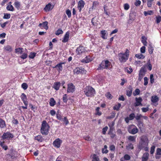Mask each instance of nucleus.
<instances>
[{
  "mask_svg": "<svg viewBox=\"0 0 161 161\" xmlns=\"http://www.w3.org/2000/svg\"><path fill=\"white\" fill-rule=\"evenodd\" d=\"M140 140L138 145V148L140 149H144L145 151H148L149 140L147 137L146 135H143L140 137Z\"/></svg>",
  "mask_w": 161,
  "mask_h": 161,
  "instance_id": "f257e3e1",
  "label": "nucleus"
},
{
  "mask_svg": "<svg viewBox=\"0 0 161 161\" xmlns=\"http://www.w3.org/2000/svg\"><path fill=\"white\" fill-rule=\"evenodd\" d=\"M129 51L126 49L125 53H120L118 54L119 60L121 63L125 62L128 59L129 57Z\"/></svg>",
  "mask_w": 161,
  "mask_h": 161,
  "instance_id": "f03ea898",
  "label": "nucleus"
},
{
  "mask_svg": "<svg viewBox=\"0 0 161 161\" xmlns=\"http://www.w3.org/2000/svg\"><path fill=\"white\" fill-rule=\"evenodd\" d=\"M50 126L46 121L43 120L42 123L41 132L43 135H47L49 133Z\"/></svg>",
  "mask_w": 161,
  "mask_h": 161,
  "instance_id": "7ed1b4c3",
  "label": "nucleus"
},
{
  "mask_svg": "<svg viewBox=\"0 0 161 161\" xmlns=\"http://www.w3.org/2000/svg\"><path fill=\"white\" fill-rule=\"evenodd\" d=\"M84 92L87 97H92L95 94V89L90 86H87L83 89Z\"/></svg>",
  "mask_w": 161,
  "mask_h": 161,
  "instance_id": "20e7f679",
  "label": "nucleus"
},
{
  "mask_svg": "<svg viewBox=\"0 0 161 161\" xmlns=\"http://www.w3.org/2000/svg\"><path fill=\"white\" fill-rule=\"evenodd\" d=\"M111 65V63L108 60L103 61L98 68V69H108Z\"/></svg>",
  "mask_w": 161,
  "mask_h": 161,
  "instance_id": "39448f33",
  "label": "nucleus"
},
{
  "mask_svg": "<svg viewBox=\"0 0 161 161\" xmlns=\"http://www.w3.org/2000/svg\"><path fill=\"white\" fill-rule=\"evenodd\" d=\"M128 130L130 134L134 135L138 132V129L134 125H131L128 127Z\"/></svg>",
  "mask_w": 161,
  "mask_h": 161,
  "instance_id": "423d86ee",
  "label": "nucleus"
},
{
  "mask_svg": "<svg viewBox=\"0 0 161 161\" xmlns=\"http://www.w3.org/2000/svg\"><path fill=\"white\" fill-rule=\"evenodd\" d=\"M13 135L9 132L4 133L2 136V138L3 140L5 139L8 140L10 138H13Z\"/></svg>",
  "mask_w": 161,
  "mask_h": 161,
  "instance_id": "0eeeda50",
  "label": "nucleus"
},
{
  "mask_svg": "<svg viewBox=\"0 0 161 161\" xmlns=\"http://www.w3.org/2000/svg\"><path fill=\"white\" fill-rule=\"evenodd\" d=\"M75 86L72 83H70L68 84L67 90V92L73 93L75 91Z\"/></svg>",
  "mask_w": 161,
  "mask_h": 161,
  "instance_id": "6e6552de",
  "label": "nucleus"
},
{
  "mask_svg": "<svg viewBox=\"0 0 161 161\" xmlns=\"http://www.w3.org/2000/svg\"><path fill=\"white\" fill-rule=\"evenodd\" d=\"M62 143V141L59 138H57L53 142V144L55 147L59 148L60 147Z\"/></svg>",
  "mask_w": 161,
  "mask_h": 161,
  "instance_id": "1a4fd4ad",
  "label": "nucleus"
},
{
  "mask_svg": "<svg viewBox=\"0 0 161 161\" xmlns=\"http://www.w3.org/2000/svg\"><path fill=\"white\" fill-rule=\"evenodd\" d=\"M64 62H60L57 64L55 66L53 67V68H55L59 72L62 71L63 67L62 66L63 64H64Z\"/></svg>",
  "mask_w": 161,
  "mask_h": 161,
  "instance_id": "9d476101",
  "label": "nucleus"
},
{
  "mask_svg": "<svg viewBox=\"0 0 161 161\" xmlns=\"http://www.w3.org/2000/svg\"><path fill=\"white\" fill-rule=\"evenodd\" d=\"M86 51L85 48L82 46H79L76 49V53L77 54H80L85 52Z\"/></svg>",
  "mask_w": 161,
  "mask_h": 161,
  "instance_id": "9b49d317",
  "label": "nucleus"
},
{
  "mask_svg": "<svg viewBox=\"0 0 161 161\" xmlns=\"http://www.w3.org/2000/svg\"><path fill=\"white\" fill-rule=\"evenodd\" d=\"M85 70L84 69L80 68L77 67L74 70V74H82L84 73Z\"/></svg>",
  "mask_w": 161,
  "mask_h": 161,
  "instance_id": "f8f14e48",
  "label": "nucleus"
},
{
  "mask_svg": "<svg viewBox=\"0 0 161 161\" xmlns=\"http://www.w3.org/2000/svg\"><path fill=\"white\" fill-rule=\"evenodd\" d=\"M135 99L136 102L134 104L135 106L136 107L140 105H142V99L141 97H136Z\"/></svg>",
  "mask_w": 161,
  "mask_h": 161,
  "instance_id": "ddd939ff",
  "label": "nucleus"
},
{
  "mask_svg": "<svg viewBox=\"0 0 161 161\" xmlns=\"http://www.w3.org/2000/svg\"><path fill=\"white\" fill-rule=\"evenodd\" d=\"M135 117V114L134 113L131 114L129 116V117H126L125 119V122L128 123L129 120H133Z\"/></svg>",
  "mask_w": 161,
  "mask_h": 161,
  "instance_id": "4468645a",
  "label": "nucleus"
},
{
  "mask_svg": "<svg viewBox=\"0 0 161 161\" xmlns=\"http://www.w3.org/2000/svg\"><path fill=\"white\" fill-rule=\"evenodd\" d=\"M48 22L47 21L43 22L42 23H40L39 25V26L42 29H44L46 30H47L48 29V27L47 25Z\"/></svg>",
  "mask_w": 161,
  "mask_h": 161,
  "instance_id": "2eb2a0df",
  "label": "nucleus"
},
{
  "mask_svg": "<svg viewBox=\"0 0 161 161\" xmlns=\"http://www.w3.org/2000/svg\"><path fill=\"white\" fill-rule=\"evenodd\" d=\"M84 2L82 0H81L78 2V8L80 12H81V10L82 8L84 7Z\"/></svg>",
  "mask_w": 161,
  "mask_h": 161,
  "instance_id": "dca6fc26",
  "label": "nucleus"
},
{
  "mask_svg": "<svg viewBox=\"0 0 161 161\" xmlns=\"http://www.w3.org/2000/svg\"><path fill=\"white\" fill-rule=\"evenodd\" d=\"M20 97L22 101L25 105H26L27 103H28L27 98L26 95L24 93H22Z\"/></svg>",
  "mask_w": 161,
  "mask_h": 161,
  "instance_id": "f3484780",
  "label": "nucleus"
},
{
  "mask_svg": "<svg viewBox=\"0 0 161 161\" xmlns=\"http://www.w3.org/2000/svg\"><path fill=\"white\" fill-rule=\"evenodd\" d=\"M69 33L68 31L66 32L62 41L63 42H66L68 41L69 38Z\"/></svg>",
  "mask_w": 161,
  "mask_h": 161,
  "instance_id": "a211bd4d",
  "label": "nucleus"
},
{
  "mask_svg": "<svg viewBox=\"0 0 161 161\" xmlns=\"http://www.w3.org/2000/svg\"><path fill=\"white\" fill-rule=\"evenodd\" d=\"M53 8L51 3H49L47 4L44 8V9L46 12L49 11L51 10Z\"/></svg>",
  "mask_w": 161,
  "mask_h": 161,
  "instance_id": "6ab92c4d",
  "label": "nucleus"
},
{
  "mask_svg": "<svg viewBox=\"0 0 161 161\" xmlns=\"http://www.w3.org/2000/svg\"><path fill=\"white\" fill-rule=\"evenodd\" d=\"M4 50L7 52L10 53L13 50L12 47L10 45H7L5 46L3 48Z\"/></svg>",
  "mask_w": 161,
  "mask_h": 161,
  "instance_id": "aec40b11",
  "label": "nucleus"
},
{
  "mask_svg": "<svg viewBox=\"0 0 161 161\" xmlns=\"http://www.w3.org/2000/svg\"><path fill=\"white\" fill-rule=\"evenodd\" d=\"M101 37L103 39H105L107 38V32L105 30L101 31L100 32Z\"/></svg>",
  "mask_w": 161,
  "mask_h": 161,
  "instance_id": "412c9836",
  "label": "nucleus"
},
{
  "mask_svg": "<svg viewBox=\"0 0 161 161\" xmlns=\"http://www.w3.org/2000/svg\"><path fill=\"white\" fill-rule=\"evenodd\" d=\"M133 88L131 86H129L128 87V90L126 91V95L130 97L132 94Z\"/></svg>",
  "mask_w": 161,
  "mask_h": 161,
  "instance_id": "4be33fe9",
  "label": "nucleus"
},
{
  "mask_svg": "<svg viewBox=\"0 0 161 161\" xmlns=\"http://www.w3.org/2000/svg\"><path fill=\"white\" fill-rule=\"evenodd\" d=\"M35 140L39 142H42L44 139L41 135H38L35 137Z\"/></svg>",
  "mask_w": 161,
  "mask_h": 161,
  "instance_id": "5701e85b",
  "label": "nucleus"
},
{
  "mask_svg": "<svg viewBox=\"0 0 161 161\" xmlns=\"http://www.w3.org/2000/svg\"><path fill=\"white\" fill-rule=\"evenodd\" d=\"M60 84H61L60 82H54L53 87L56 90H58L59 89Z\"/></svg>",
  "mask_w": 161,
  "mask_h": 161,
  "instance_id": "b1692460",
  "label": "nucleus"
},
{
  "mask_svg": "<svg viewBox=\"0 0 161 161\" xmlns=\"http://www.w3.org/2000/svg\"><path fill=\"white\" fill-rule=\"evenodd\" d=\"M146 70L145 67H142L139 71V75L144 76L145 75Z\"/></svg>",
  "mask_w": 161,
  "mask_h": 161,
  "instance_id": "393cba45",
  "label": "nucleus"
},
{
  "mask_svg": "<svg viewBox=\"0 0 161 161\" xmlns=\"http://www.w3.org/2000/svg\"><path fill=\"white\" fill-rule=\"evenodd\" d=\"M149 154L146 153L143 154L142 157V161H147L148 158Z\"/></svg>",
  "mask_w": 161,
  "mask_h": 161,
  "instance_id": "a878e982",
  "label": "nucleus"
},
{
  "mask_svg": "<svg viewBox=\"0 0 161 161\" xmlns=\"http://www.w3.org/2000/svg\"><path fill=\"white\" fill-rule=\"evenodd\" d=\"M159 100V98L157 96H153L151 98V101L153 103H155Z\"/></svg>",
  "mask_w": 161,
  "mask_h": 161,
  "instance_id": "bb28decb",
  "label": "nucleus"
},
{
  "mask_svg": "<svg viewBox=\"0 0 161 161\" xmlns=\"http://www.w3.org/2000/svg\"><path fill=\"white\" fill-rule=\"evenodd\" d=\"M135 14L133 13H130L129 14V21L130 22V20L133 21L135 19Z\"/></svg>",
  "mask_w": 161,
  "mask_h": 161,
  "instance_id": "cd10ccee",
  "label": "nucleus"
},
{
  "mask_svg": "<svg viewBox=\"0 0 161 161\" xmlns=\"http://www.w3.org/2000/svg\"><path fill=\"white\" fill-rule=\"evenodd\" d=\"M6 127V125L5 121L0 118V127L1 128H4Z\"/></svg>",
  "mask_w": 161,
  "mask_h": 161,
  "instance_id": "c85d7f7f",
  "label": "nucleus"
},
{
  "mask_svg": "<svg viewBox=\"0 0 161 161\" xmlns=\"http://www.w3.org/2000/svg\"><path fill=\"white\" fill-rule=\"evenodd\" d=\"M56 102L53 98H51L50 100L49 105L53 107L55 104Z\"/></svg>",
  "mask_w": 161,
  "mask_h": 161,
  "instance_id": "c756f323",
  "label": "nucleus"
},
{
  "mask_svg": "<svg viewBox=\"0 0 161 161\" xmlns=\"http://www.w3.org/2000/svg\"><path fill=\"white\" fill-rule=\"evenodd\" d=\"M23 48H18L15 49V52L18 54H22L23 53Z\"/></svg>",
  "mask_w": 161,
  "mask_h": 161,
  "instance_id": "7c9ffc66",
  "label": "nucleus"
},
{
  "mask_svg": "<svg viewBox=\"0 0 161 161\" xmlns=\"http://www.w3.org/2000/svg\"><path fill=\"white\" fill-rule=\"evenodd\" d=\"M135 56L137 58L139 59H144L145 57L141 53L136 54L135 55Z\"/></svg>",
  "mask_w": 161,
  "mask_h": 161,
  "instance_id": "2f4dec72",
  "label": "nucleus"
},
{
  "mask_svg": "<svg viewBox=\"0 0 161 161\" xmlns=\"http://www.w3.org/2000/svg\"><path fill=\"white\" fill-rule=\"evenodd\" d=\"M22 54L20 56V57L23 59H26L28 57L27 52H25L22 53Z\"/></svg>",
  "mask_w": 161,
  "mask_h": 161,
  "instance_id": "473e14b6",
  "label": "nucleus"
},
{
  "mask_svg": "<svg viewBox=\"0 0 161 161\" xmlns=\"http://www.w3.org/2000/svg\"><path fill=\"white\" fill-rule=\"evenodd\" d=\"M6 9L8 10L13 11L14 10V8L11 5H8L7 6Z\"/></svg>",
  "mask_w": 161,
  "mask_h": 161,
  "instance_id": "72a5a7b5",
  "label": "nucleus"
},
{
  "mask_svg": "<svg viewBox=\"0 0 161 161\" xmlns=\"http://www.w3.org/2000/svg\"><path fill=\"white\" fill-rule=\"evenodd\" d=\"M99 159L98 156L97 155L94 154L92 157V161H99Z\"/></svg>",
  "mask_w": 161,
  "mask_h": 161,
  "instance_id": "f704fd0d",
  "label": "nucleus"
},
{
  "mask_svg": "<svg viewBox=\"0 0 161 161\" xmlns=\"http://www.w3.org/2000/svg\"><path fill=\"white\" fill-rule=\"evenodd\" d=\"M136 137V136H128V139L131 141H132L133 142H135Z\"/></svg>",
  "mask_w": 161,
  "mask_h": 161,
  "instance_id": "c9c22d12",
  "label": "nucleus"
},
{
  "mask_svg": "<svg viewBox=\"0 0 161 161\" xmlns=\"http://www.w3.org/2000/svg\"><path fill=\"white\" fill-rule=\"evenodd\" d=\"M121 104L118 103V104L115 105L113 107L114 110L118 111L121 107Z\"/></svg>",
  "mask_w": 161,
  "mask_h": 161,
  "instance_id": "e433bc0d",
  "label": "nucleus"
},
{
  "mask_svg": "<svg viewBox=\"0 0 161 161\" xmlns=\"http://www.w3.org/2000/svg\"><path fill=\"white\" fill-rule=\"evenodd\" d=\"M107 146L106 145H105L104 146V147L102 149V152L103 153H107L108 152V150L107 149Z\"/></svg>",
  "mask_w": 161,
  "mask_h": 161,
  "instance_id": "4c0bfd02",
  "label": "nucleus"
},
{
  "mask_svg": "<svg viewBox=\"0 0 161 161\" xmlns=\"http://www.w3.org/2000/svg\"><path fill=\"white\" fill-rule=\"evenodd\" d=\"M141 41L144 46L147 45V42L146 41V38L145 36H143L142 37V40Z\"/></svg>",
  "mask_w": 161,
  "mask_h": 161,
  "instance_id": "58836bf2",
  "label": "nucleus"
},
{
  "mask_svg": "<svg viewBox=\"0 0 161 161\" xmlns=\"http://www.w3.org/2000/svg\"><path fill=\"white\" fill-rule=\"evenodd\" d=\"M126 149L127 150L132 149H133V144L131 143H130L126 146Z\"/></svg>",
  "mask_w": 161,
  "mask_h": 161,
  "instance_id": "ea45409f",
  "label": "nucleus"
},
{
  "mask_svg": "<svg viewBox=\"0 0 161 161\" xmlns=\"http://www.w3.org/2000/svg\"><path fill=\"white\" fill-rule=\"evenodd\" d=\"M153 47L151 45H149L148 47V51L149 53L150 54H152L153 53Z\"/></svg>",
  "mask_w": 161,
  "mask_h": 161,
  "instance_id": "a19ab883",
  "label": "nucleus"
},
{
  "mask_svg": "<svg viewBox=\"0 0 161 161\" xmlns=\"http://www.w3.org/2000/svg\"><path fill=\"white\" fill-rule=\"evenodd\" d=\"M147 67L148 69L150 70L151 71L152 69V65L150 63V60L148 61L147 63Z\"/></svg>",
  "mask_w": 161,
  "mask_h": 161,
  "instance_id": "79ce46f5",
  "label": "nucleus"
},
{
  "mask_svg": "<svg viewBox=\"0 0 161 161\" xmlns=\"http://www.w3.org/2000/svg\"><path fill=\"white\" fill-rule=\"evenodd\" d=\"M63 31L61 29H58L55 33V34L56 35H59L60 34H63Z\"/></svg>",
  "mask_w": 161,
  "mask_h": 161,
  "instance_id": "37998d69",
  "label": "nucleus"
},
{
  "mask_svg": "<svg viewBox=\"0 0 161 161\" xmlns=\"http://www.w3.org/2000/svg\"><path fill=\"white\" fill-rule=\"evenodd\" d=\"M36 53H35L31 52L29 55V57L31 59H33L35 57Z\"/></svg>",
  "mask_w": 161,
  "mask_h": 161,
  "instance_id": "c03bdc74",
  "label": "nucleus"
},
{
  "mask_svg": "<svg viewBox=\"0 0 161 161\" xmlns=\"http://www.w3.org/2000/svg\"><path fill=\"white\" fill-rule=\"evenodd\" d=\"M105 96L108 98L109 99H111L113 97L112 96L109 92H108L107 93L105 94Z\"/></svg>",
  "mask_w": 161,
  "mask_h": 161,
  "instance_id": "a18cd8bd",
  "label": "nucleus"
},
{
  "mask_svg": "<svg viewBox=\"0 0 161 161\" xmlns=\"http://www.w3.org/2000/svg\"><path fill=\"white\" fill-rule=\"evenodd\" d=\"M100 108L99 107H97L96 109V114L99 116H100L102 114V113L99 111Z\"/></svg>",
  "mask_w": 161,
  "mask_h": 161,
  "instance_id": "49530a36",
  "label": "nucleus"
},
{
  "mask_svg": "<svg viewBox=\"0 0 161 161\" xmlns=\"http://www.w3.org/2000/svg\"><path fill=\"white\" fill-rule=\"evenodd\" d=\"M62 120L64 123H65L66 125H67L69 123V121L66 117H65L64 119H63Z\"/></svg>",
  "mask_w": 161,
  "mask_h": 161,
  "instance_id": "de8ad7c7",
  "label": "nucleus"
},
{
  "mask_svg": "<svg viewBox=\"0 0 161 161\" xmlns=\"http://www.w3.org/2000/svg\"><path fill=\"white\" fill-rule=\"evenodd\" d=\"M149 106H148L146 108H141L143 112H146L148 111L149 110V108L148 107Z\"/></svg>",
  "mask_w": 161,
  "mask_h": 161,
  "instance_id": "09e8293b",
  "label": "nucleus"
},
{
  "mask_svg": "<svg viewBox=\"0 0 161 161\" xmlns=\"http://www.w3.org/2000/svg\"><path fill=\"white\" fill-rule=\"evenodd\" d=\"M140 90L138 89H136L135 92L133 93V94L134 96H136V95H139L140 93Z\"/></svg>",
  "mask_w": 161,
  "mask_h": 161,
  "instance_id": "8fccbe9b",
  "label": "nucleus"
},
{
  "mask_svg": "<svg viewBox=\"0 0 161 161\" xmlns=\"http://www.w3.org/2000/svg\"><path fill=\"white\" fill-rule=\"evenodd\" d=\"M143 116L141 114H137L136 116H135V118L137 120H139L141 118H142Z\"/></svg>",
  "mask_w": 161,
  "mask_h": 161,
  "instance_id": "3c124183",
  "label": "nucleus"
},
{
  "mask_svg": "<svg viewBox=\"0 0 161 161\" xmlns=\"http://www.w3.org/2000/svg\"><path fill=\"white\" fill-rule=\"evenodd\" d=\"M10 14L6 13L4 14V16L3 18L4 19H9L10 17Z\"/></svg>",
  "mask_w": 161,
  "mask_h": 161,
  "instance_id": "603ef678",
  "label": "nucleus"
},
{
  "mask_svg": "<svg viewBox=\"0 0 161 161\" xmlns=\"http://www.w3.org/2000/svg\"><path fill=\"white\" fill-rule=\"evenodd\" d=\"M14 5L17 8H19L20 6V3L18 1H15L14 3Z\"/></svg>",
  "mask_w": 161,
  "mask_h": 161,
  "instance_id": "864d4df0",
  "label": "nucleus"
},
{
  "mask_svg": "<svg viewBox=\"0 0 161 161\" xmlns=\"http://www.w3.org/2000/svg\"><path fill=\"white\" fill-rule=\"evenodd\" d=\"M21 87L24 90L28 88V85L26 83H23L21 85Z\"/></svg>",
  "mask_w": 161,
  "mask_h": 161,
  "instance_id": "5fc2aeb1",
  "label": "nucleus"
},
{
  "mask_svg": "<svg viewBox=\"0 0 161 161\" xmlns=\"http://www.w3.org/2000/svg\"><path fill=\"white\" fill-rule=\"evenodd\" d=\"M108 129V126H106L102 129V133L103 135L106 134V132Z\"/></svg>",
  "mask_w": 161,
  "mask_h": 161,
  "instance_id": "6e6d98bb",
  "label": "nucleus"
},
{
  "mask_svg": "<svg viewBox=\"0 0 161 161\" xmlns=\"http://www.w3.org/2000/svg\"><path fill=\"white\" fill-rule=\"evenodd\" d=\"M63 101L64 103L67 102V100H68L67 95V94H65L64 95L63 98Z\"/></svg>",
  "mask_w": 161,
  "mask_h": 161,
  "instance_id": "4d7b16f0",
  "label": "nucleus"
},
{
  "mask_svg": "<svg viewBox=\"0 0 161 161\" xmlns=\"http://www.w3.org/2000/svg\"><path fill=\"white\" fill-rule=\"evenodd\" d=\"M124 8L125 10H128L130 8V6L128 3H126L124 4Z\"/></svg>",
  "mask_w": 161,
  "mask_h": 161,
  "instance_id": "13d9d810",
  "label": "nucleus"
},
{
  "mask_svg": "<svg viewBox=\"0 0 161 161\" xmlns=\"http://www.w3.org/2000/svg\"><path fill=\"white\" fill-rule=\"evenodd\" d=\"M146 51V47L145 46H142L140 48V52L141 53H144Z\"/></svg>",
  "mask_w": 161,
  "mask_h": 161,
  "instance_id": "bf43d9fd",
  "label": "nucleus"
},
{
  "mask_svg": "<svg viewBox=\"0 0 161 161\" xmlns=\"http://www.w3.org/2000/svg\"><path fill=\"white\" fill-rule=\"evenodd\" d=\"M144 86H147L148 83V78L147 77H145L144 78Z\"/></svg>",
  "mask_w": 161,
  "mask_h": 161,
  "instance_id": "052dcab7",
  "label": "nucleus"
},
{
  "mask_svg": "<svg viewBox=\"0 0 161 161\" xmlns=\"http://www.w3.org/2000/svg\"><path fill=\"white\" fill-rule=\"evenodd\" d=\"M156 22L157 23H159L161 21V17L160 16H158L156 17Z\"/></svg>",
  "mask_w": 161,
  "mask_h": 161,
  "instance_id": "680f3d73",
  "label": "nucleus"
},
{
  "mask_svg": "<svg viewBox=\"0 0 161 161\" xmlns=\"http://www.w3.org/2000/svg\"><path fill=\"white\" fill-rule=\"evenodd\" d=\"M150 81L151 84H153L154 82V78L153 74H151L150 75Z\"/></svg>",
  "mask_w": 161,
  "mask_h": 161,
  "instance_id": "e2e57ef3",
  "label": "nucleus"
},
{
  "mask_svg": "<svg viewBox=\"0 0 161 161\" xmlns=\"http://www.w3.org/2000/svg\"><path fill=\"white\" fill-rule=\"evenodd\" d=\"M99 3L97 1L94 2L92 5V8L96 7L98 5Z\"/></svg>",
  "mask_w": 161,
  "mask_h": 161,
  "instance_id": "0e129e2a",
  "label": "nucleus"
},
{
  "mask_svg": "<svg viewBox=\"0 0 161 161\" xmlns=\"http://www.w3.org/2000/svg\"><path fill=\"white\" fill-rule=\"evenodd\" d=\"M66 14L68 15L69 18H70L71 16V12L69 9L66 10Z\"/></svg>",
  "mask_w": 161,
  "mask_h": 161,
  "instance_id": "69168bd1",
  "label": "nucleus"
},
{
  "mask_svg": "<svg viewBox=\"0 0 161 161\" xmlns=\"http://www.w3.org/2000/svg\"><path fill=\"white\" fill-rule=\"evenodd\" d=\"M155 146H152L151 148L150 153L151 154H153L154 152V150L155 148Z\"/></svg>",
  "mask_w": 161,
  "mask_h": 161,
  "instance_id": "338daca9",
  "label": "nucleus"
},
{
  "mask_svg": "<svg viewBox=\"0 0 161 161\" xmlns=\"http://www.w3.org/2000/svg\"><path fill=\"white\" fill-rule=\"evenodd\" d=\"M156 154L157 155H161V148H158L156 150Z\"/></svg>",
  "mask_w": 161,
  "mask_h": 161,
  "instance_id": "774afa93",
  "label": "nucleus"
}]
</instances>
